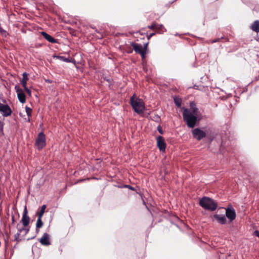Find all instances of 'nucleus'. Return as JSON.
<instances>
[{
	"mask_svg": "<svg viewBox=\"0 0 259 259\" xmlns=\"http://www.w3.org/2000/svg\"><path fill=\"white\" fill-rule=\"evenodd\" d=\"M197 111L198 109L196 108H192V111L186 108L184 109L183 119L188 127L193 128L195 126L197 121Z\"/></svg>",
	"mask_w": 259,
	"mask_h": 259,
	"instance_id": "obj_1",
	"label": "nucleus"
},
{
	"mask_svg": "<svg viewBox=\"0 0 259 259\" xmlns=\"http://www.w3.org/2000/svg\"><path fill=\"white\" fill-rule=\"evenodd\" d=\"M131 105L134 111L138 114H141L144 112L145 110V104L143 101L137 98L134 95L130 99Z\"/></svg>",
	"mask_w": 259,
	"mask_h": 259,
	"instance_id": "obj_2",
	"label": "nucleus"
},
{
	"mask_svg": "<svg viewBox=\"0 0 259 259\" xmlns=\"http://www.w3.org/2000/svg\"><path fill=\"white\" fill-rule=\"evenodd\" d=\"M200 205L205 209L213 211L217 207V203L210 198L204 197L199 202Z\"/></svg>",
	"mask_w": 259,
	"mask_h": 259,
	"instance_id": "obj_3",
	"label": "nucleus"
},
{
	"mask_svg": "<svg viewBox=\"0 0 259 259\" xmlns=\"http://www.w3.org/2000/svg\"><path fill=\"white\" fill-rule=\"evenodd\" d=\"M45 135L43 133H40L35 142V145L37 149H41L46 146Z\"/></svg>",
	"mask_w": 259,
	"mask_h": 259,
	"instance_id": "obj_4",
	"label": "nucleus"
},
{
	"mask_svg": "<svg viewBox=\"0 0 259 259\" xmlns=\"http://www.w3.org/2000/svg\"><path fill=\"white\" fill-rule=\"evenodd\" d=\"M192 135L193 137L198 141L206 136L205 132L198 128H195L192 131Z\"/></svg>",
	"mask_w": 259,
	"mask_h": 259,
	"instance_id": "obj_5",
	"label": "nucleus"
},
{
	"mask_svg": "<svg viewBox=\"0 0 259 259\" xmlns=\"http://www.w3.org/2000/svg\"><path fill=\"white\" fill-rule=\"evenodd\" d=\"M131 46L133 47L134 51L139 54L141 55L142 58L144 59L145 57V50L143 49L142 46L139 44H136L133 42L131 44Z\"/></svg>",
	"mask_w": 259,
	"mask_h": 259,
	"instance_id": "obj_6",
	"label": "nucleus"
},
{
	"mask_svg": "<svg viewBox=\"0 0 259 259\" xmlns=\"http://www.w3.org/2000/svg\"><path fill=\"white\" fill-rule=\"evenodd\" d=\"M226 216L228 218L230 222L233 221L236 218L235 209L232 207H228L226 210Z\"/></svg>",
	"mask_w": 259,
	"mask_h": 259,
	"instance_id": "obj_7",
	"label": "nucleus"
},
{
	"mask_svg": "<svg viewBox=\"0 0 259 259\" xmlns=\"http://www.w3.org/2000/svg\"><path fill=\"white\" fill-rule=\"evenodd\" d=\"M15 89L17 93V96L19 101L22 103H24L26 102V98L22 89H20L18 85H16Z\"/></svg>",
	"mask_w": 259,
	"mask_h": 259,
	"instance_id": "obj_8",
	"label": "nucleus"
},
{
	"mask_svg": "<svg viewBox=\"0 0 259 259\" xmlns=\"http://www.w3.org/2000/svg\"><path fill=\"white\" fill-rule=\"evenodd\" d=\"M157 145L160 151H164L166 148V144L162 136H158L156 138Z\"/></svg>",
	"mask_w": 259,
	"mask_h": 259,
	"instance_id": "obj_9",
	"label": "nucleus"
},
{
	"mask_svg": "<svg viewBox=\"0 0 259 259\" xmlns=\"http://www.w3.org/2000/svg\"><path fill=\"white\" fill-rule=\"evenodd\" d=\"M39 241L42 245L48 246L50 245L49 234L47 233H44L42 236L39 239Z\"/></svg>",
	"mask_w": 259,
	"mask_h": 259,
	"instance_id": "obj_10",
	"label": "nucleus"
},
{
	"mask_svg": "<svg viewBox=\"0 0 259 259\" xmlns=\"http://www.w3.org/2000/svg\"><path fill=\"white\" fill-rule=\"evenodd\" d=\"M21 222L24 227L28 226L30 222V218L27 215V210L26 206L23 212Z\"/></svg>",
	"mask_w": 259,
	"mask_h": 259,
	"instance_id": "obj_11",
	"label": "nucleus"
},
{
	"mask_svg": "<svg viewBox=\"0 0 259 259\" xmlns=\"http://www.w3.org/2000/svg\"><path fill=\"white\" fill-rule=\"evenodd\" d=\"M213 218L217 220L218 223L222 225L225 224L227 222V219L224 215L214 214Z\"/></svg>",
	"mask_w": 259,
	"mask_h": 259,
	"instance_id": "obj_12",
	"label": "nucleus"
},
{
	"mask_svg": "<svg viewBox=\"0 0 259 259\" xmlns=\"http://www.w3.org/2000/svg\"><path fill=\"white\" fill-rule=\"evenodd\" d=\"M3 112V115L5 117L10 116L12 114V110L8 105H4L1 111Z\"/></svg>",
	"mask_w": 259,
	"mask_h": 259,
	"instance_id": "obj_13",
	"label": "nucleus"
},
{
	"mask_svg": "<svg viewBox=\"0 0 259 259\" xmlns=\"http://www.w3.org/2000/svg\"><path fill=\"white\" fill-rule=\"evenodd\" d=\"M41 34L44 36V37L48 41L51 43H56L57 42V40L53 38L52 36L47 33L44 31L41 32Z\"/></svg>",
	"mask_w": 259,
	"mask_h": 259,
	"instance_id": "obj_14",
	"label": "nucleus"
},
{
	"mask_svg": "<svg viewBox=\"0 0 259 259\" xmlns=\"http://www.w3.org/2000/svg\"><path fill=\"white\" fill-rule=\"evenodd\" d=\"M251 29L256 32H259V20H255L254 21V22L252 23V24L250 26Z\"/></svg>",
	"mask_w": 259,
	"mask_h": 259,
	"instance_id": "obj_15",
	"label": "nucleus"
},
{
	"mask_svg": "<svg viewBox=\"0 0 259 259\" xmlns=\"http://www.w3.org/2000/svg\"><path fill=\"white\" fill-rule=\"evenodd\" d=\"M23 78L21 80V83L23 87H27V81L28 80L29 78L28 77V74L24 72L23 73Z\"/></svg>",
	"mask_w": 259,
	"mask_h": 259,
	"instance_id": "obj_16",
	"label": "nucleus"
},
{
	"mask_svg": "<svg viewBox=\"0 0 259 259\" xmlns=\"http://www.w3.org/2000/svg\"><path fill=\"white\" fill-rule=\"evenodd\" d=\"M156 30L159 33H162L165 32L166 30L163 25L157 24Z\"/></svg>",
	"mask_w": 259,
	"mask_h": 259,
	"instance_id": "obj_17",
	"label": "nucleus"
},
{
	"mask_svg": "<svg viewBox=\"0 0 259 259\" xmlns=\"http://www.w3.org/2000/svg\"><path fill=\"white\" fill-rule=\"evenodd\" d=\"M54 58H57L60 60L62 61L66 62H70L71 60L69 58H66L63 56L54 55L53 56Z\"/></svg>",
	"mask_w": 259,
	"mask_h": 259,
	"instance_id": "obj_18",
	"label": "nucleus"
},
{
	"mask_svg": "<svg viewBox=\"0 0 259 259\" xmlns=\"http://www.w3.org/2000/svg\"><path fill=\"white\" fill-rule=\"evenodd\" d=\"M41 218L42 217H38V219L36 224V227L37 228H40L43 226L44 223L41 221Z\"/></svg>",
	"mask_w": 259,
	"mask_h": 259,
	"instance_id": "obj_19",
	"label": "nucleus"
},
{
	"mask_svg": "<svg viewBox=\"0 0 259 259\" xmlns=\"http://www.w3.org/2000/svg\"><path fill=\"white\" fill-rule=\"evenodd\" d=\"M46 208V205H42V206L41 207V209L38 214V217H42L43 216Z\"/></svg>",
	"mask_w": 259,
	"mask_h": 259,
	"instance_id": "obj_20",
	"label": "nucleus"
},
{
	"mask_svg": "<svg viewBox=\"0 0 259 259\" xmlns=\"http://www.w3.org/2000/svg\"><path fill=\"white\" fill-rule=\"evenodd\" d=\"M174 102H175V104L178 107H180L181 106L182 100H181V99L178 98H174Z\"/></svg>",
	"mask_w": 259,
	"mask_h": 259,
	"instance_id": "obj_21",
	"label": "nucleus"
},
{
	"mask_svg": "<svg viewBox=\"0 0 259 259\" xmlns=\"http://www.w3.org/2000/svg\"><path fill=\"white\" fill-rule=\"evenodd\" d=\"M25 110H26V112L27 116L28 117L30 116L31 115V112H32L31 109L27 106H26Z\"/></svg>",
	"mask_w": 259,
	"mask_h": 259,
	"instance_id": "obj_22",
	"label": "nucleus"
},
{
	"mask_svg": "<svg viewBox=\"0 0 259 259\" xmlns=\"http://www.w3.org/2000/svg\"><path fill=\"white\" fill-rule=\"evenodd\" d=\"M157 24L153 23L151 25L148 26V27L151 30H156Z\"/></svg>",
	"mask_w": 259,
	"mask_h": 259,
	"instance_id": "obj_23",
	"label": "nucleus"
},
{
	"mask_svg": "<svg viewBox=\"0 0 259 259\" xmlns=\"http://www.w3.org/2000/svg\"><path fill=\"white\" fill-rule=\"evenodd\" d=\"M24 90H25L26 92L28 94L29 96H31V91L29 89H28L27 87H24Z\"/></svg>",
	"mask_w": 259,
	"mask_h": 259,
	"instance_id": "obj_24",
	"label": "nucleus"
},
{
	"mask_svg": "<svg viewBox=\"0 0 259 259\" xmlns=\"http://www.w3.org/2000/svg\"><path fill=\"white\" fill-rule=\"evenodd\" d=\"M20 235V233H17V234H15V239L16 240L18 241V239Z\"/></svg>",
	"mask_w": 259,
	"mask_h": 259,
	"instance_id": "obj_25",
	"label": "nucleus"
},
{
	"mask_svg": "<svg viewBox=\"0 0 259 259\" xmlns=\"http://www.w3.org/2000/svg\"><path fill=\"white\" fill-rule=\"evenodd\" d=\"M254 234L257 237H259V231L257 230H256L254 232Z\"/></svg>",
	"mask_w": 259,
	"mask_h": 259,
	"instance_id": "obj_26",
	"label": "nucleus"
},
{
	"mask_svg": "<svg viewBox=\"0 0 259 259\" xmlns=\"http://www.w3.org/2000/svg\"><path fill=\"white\" fill-rule=\"evenodd\" d=\"M155 35V33H152L149 34V35L148 36V39H150L151 37L154 36Z\"/></svg>",
	"mask_w": 259,
	"mask_h": 259,
	"instance_id": "obj_27",
	"label": "nucleus"
},
{
	"mask_svg": "<svg viewBox=\"0 0 259 259\" xmlns=\"http://www.w3.org/2000/svg\"><path fill=\"white\" fill-rule=\"evenodd\" d=\"M220 38H218V39H214V40H212L211 41V42L212 43H214V42H218L220 40Z\"/></svg>",
	"mask_w": 259,
	"mask_h": 259,
	"instance_id": "obj_28",
	"label": "nucleus"
},
{
	"mask_svg": "<svg viewBox=\"0 0 259 259\" xmlns=\"http://www.w3.org/2000/svg\"><path fill=\"white\" fill-rule=\"evenodd\" d=\"M3 128V123L0 121V128L1 130H2Z\"/></svg>",
	"mask_w": 259,
	"mask_h": 259,
	"instance_id": "obj_29",
	"label": "nucleus"
},
{
	"mask_svg": "<svg viewBox=\"0 0 259 259\" xmlns=\"http://www.w3.org/2000/svg\"><path fill=\"white\" fill-rule=\"evenodd\" d=\"M147 46H148V44H147H147H145L144 45V48H143V49H144V50H145V51H146V50H147Z\"/></svg>",
	"mask_w": 259,
	"mask_h": 259,
	"instance_id": "obj_30",
	"label": "nucleus"
},
{
	"mask_svg": "<svg viewBox=\"0 0 259 259\" xmlns=\"http://www.w3.org/2000/svg\"><path fill=\"white\" fill-rule=\"evenodd\" d=\"M24 230H25V228H21V229H19V233H21V232H22L23 231H24Z\"/></svg>",
	"mask_w": 259,
	"mask_h": 259,
	"instance_id": "obj_31",
	"label": "nucleus"
},
{
	"mask_svg": "<svg viewBox=\"0 0 259 259\" xmlns=\"http://www.w3.org/2000/svg\"><path fill=\"white\" fill-rule=\"evenodd\" d=\"M24 231H25V234H27L29 232V228H25V230H24Z\"/></svg>",
	"mask_w": 259,
	"mask_h": 259,
	"instance_id": "obj_32",
	"label": "nucleus"
},
{
	"mask_svg": "<svg viewBox=\"0 0 259 259\" xmlns=\"http://www.w3.org/2000/svg\"><path fill=\"white\" fill-rule=\"evenodd\" d=\"M4 104L0 103V111H1L2 107Z\"/></svg>",
	"mask_w": 259,
	"mask_h": 259,
	"instance_id": "obj_33",
	"label": "nucleus"
},
{
	"mask_svg": "<svg viewBox=\"0 0 259 259\" xmlns=\"http://www.w3.org/2000/svg\"><path fill=\"white\" fill-rule=\"evenodd\" d=\"M39 231V228H37L36 227V233H38Z\"/></svg>",
	"mask_w": 259,
	"mask_h": 259,
	"instance_id": "obj_34",
	"label": "nucleus"
},
{
	"mask_svg": "<svg viewBox=\"0 0 259 259\" xmlns=\"http://www.w3.org/2000/svg\"><path fill=\"white\" fill-rule=\"evenodd\" d=\"M0 32H1V33H2V34L3 33V32L6 33V31L4 30L3 29H1V31H0Z\"/></svg>",
	"mask_w": 259,
	"mask_h": 259,
	"instance_id": "obj_35",
	"label": "nucleus"
},
{
	"mask_svg": "<svg viewBox=\"0 0 259 259\" xmlns=\"http://www.w3.org/2000/svg\"><path fill=\"white\" fill-rule=\"evenodd\" d=\"M15 222V220H14V217H12V223H14Z\"/></svg>",
	"mask_w": 259,
	"mask_h": 259,
	"instance_id": "obj_36",
	"label": "nucleus"
},
{
	"mask_svg": "<svg viewBox=\"0 0 259 259\" xmlns=\"http://www.w3.org/2000/svg\"><path fill=\"white\" fill-rule=\"evenodd\" d=\"M158 130H159V132L160 133H161V134H162L161 130L160 129H159V128H158Z\"/></svg>",
	"mask_w": 259,
	"mask_h": 259,
	"instance_id": "obj_37",
	"label": "nucleus"
},
{
	"mask_svg": "<svg viewBox=\"0 0 259 259\" xmlns=\"http://www.w3.org/2000/svg\"><path fill=\"white\" fill-rule=\"evenodd\" d=\"M1 29H2V27L0 26V31H1Z\"/></svg>",
	"mask_w": 259,
	"mask_h": 259,
	"instance_id": "obj_38",
	"label": "nucleus"
}]
</instances>
